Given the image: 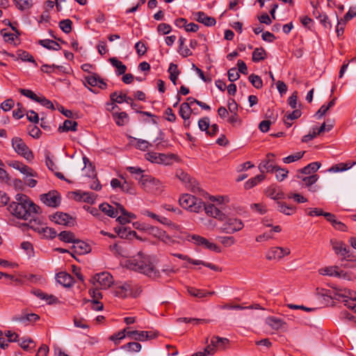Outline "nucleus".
Masks as SVG:
<instances>
[{"label": "nucleus", "instance_id": "obj_1", "mask_svg": "<svg viewBox=\"0 0 356 356\" xmlns=\"http://www.w3.org/2000/svg\"><path fill=\"white\" fill-rule=\"evenodd\" d=\"M11 214L19 219L28 220L34 218L40 212V207L24 194H17L15 201L8 207Z\"/></svg>", "mask_w": 356, "mask_h": 356}, {"label": "nucleus", "instance_id": "obj_2", "mask_svg": "<svg viewBox=\"0 0 356 356\" xmlns=\"http://www.w3.org/2000/svg\"><path fill=\"white\" fill-rule=\"evenodd\" d=\"M132 270L143 273L151 278L156 279L160 276V273L150 261L148 257H140L130 263Z\"/></svg>", "mask_w": 356, "mask_h": 356}, {"label": "nucleus", "instance_id": "obj_3", "mask_svg": "<svg viewBox=\"0 0 356 356\" xmlns=\"http://www.w3.org/2000/svg\"><path fill=\"white\" fill-rule=\"evenodd\" d=\"M115 296L120 298H126L129 296L137 297L142 291L140 286L134 285L131 282L116 284L113 289Z\"/></svg>", "mask_w": 356, "mask_h": 356}, {"label": "nucleus", "instance_id": "obj_4", "mask_svg": "<svg viewBox=\"0 0 356 356\" xmlns=\"http://www.w3.org/2000/svg\"><path fill=\"white\" fill-rule=\"evenodd\" d=\"M180 206L193 212L199 213L202 211L204 202L195 196L190 194H184L179 197Z\"/></svg>", "mask_w": 356, "mask_h": 356}, {"label": "nucleus", "instance_id": "obj_5", "mask_svg": "<svg viewBox=\"0 0 356 356\" xmlns=\"http://www.w3.org/2000/svg\"><path fill=\"white\" fill-rule=\"evenodd\" d=\"M138 180L141 187L148 193H156L161 189V183L149 175H142L140 177H135Z\"/></svg>", "mask_w": 356, "mask_h": 356}, {"label": "nucleus", "instance_id": "obj_6", "mask_svg": "<svg viewBox=\"0 0 356 356\" xmlns=\"http://www.w3.org/2000/svg\"><path fill=\"white\" fill-rule=\"evenodd\" d=\"M12 146L19 155H21L27 161H32L33 159L34 156L32 151L21 138H13L12 139Z\"/></svg>", "mask_w": 356, "mask_h": 356}, {"label": "nucleus", "instance_id": "obj_7", "mask_svg": "<svg viewBox=\"0 0 356 356\" xmlns=\"http://www.w3.org/2000/svg\"><path fill=\"white\" fill-rule=\"evenodd\" d=\"M91 281L97 288L106 289L113 283V277L109 273L102 272L96 274Z\"/></svg>", "mask_w": 356, "mask_h": 356}, {"label": "nucleus", "instance_id": "obj_8", "mask_svg": "<svg viewBox=\"0 0 356 356\" xmlns=\"http://www.w3.org/2000/svg\"><path fill=\"white\" fill-rule=\"evenodd\" d=\"M222 227V232L226 234H233L243 229L244 225L241 220L236 218H229L225 216V220Z\"/></svg>", "mask_w": 356, "mask_h": 356}, {"label": "nucleus", "instance_id": "obj_9", "mask_svg": "<svg viewBox=\"0 0 356 356\" xmlns=\"http://www.w3.org/2000/svg\"><path fill=\"white\" fill-rule=\"evenodd\" d=\"M176 177L181 180L182 182L186 184V187L193 193L200 192V188L199 184L195 179L191 178L186 172L179 169L176 171Z\"/></svg>", "mask_w": 356, "mask_h": 356}, {"label": "nucleus", "instance_id": "obj_10", "mask_svg": "<svg viewBox=\"0 0 356 356\" xmlns=\"http://www.w3.org/2000/svg\"><path fill=\"white\" fill-rule=\"evenodd\" d=\"M188 241L193 242L197 245H202L205 248L216 252H220V248L216 244L209 241L206 238L199 235L192 234L188 236Z\"/></svg>", "mask_w": 356, "mask_h": 356}, {"label": "nucleus", "instance_id": "obj_11", "mask_svg": "<svg viewBox=\"0 0 356 356\" xmlns=\"http://www.w3.org/2000/svg\"><path fill=\"white\" fill-rule=\"evenodd\" d=\"M40 200L47 206L57 207L60 203V197L56 191H51L40 196Z\"/></svg>", "mask_w": 356, "mask_h": 356}, {"label": "nucleus", "instance_id": "obj_12", "mask_svg": "<svg viewBox=\"0 0 356 356\" xmlns=\"http://www.w3.org/2000/svg\"><path fill=\"white\" fill-rule=\"evenodd\" d=\"M156 332H147V331H138L134 330L130 331L127 330V337L137 341H144L145 340L152 339L157 337Z\"/></svg>", "mask_w": 356, "mask_h": 356}, {"label": "nucleus", "instance_id": "obj_13", "mask_svg": "<svg viewBox=\"0 0 356 356\" xmlns=\"http://www.w3.org/2000/svg\"><path fill=\"white\" fill-rule=\"evenodd\" d=\"M50 220L58 225L65 226H72L74 225L73 218L67 213L63 212H56L49 217Z\"/></svg>", "mask_w": 356, "mask_h": 356}, {"label": "nucleus", "instance_id": "obj_14", "mask_svg": "<svg viewBox=\"0 0 356 356\" xmlns=\"http://www.w3.org/2000/svg\"><path fill=\"white\" fill-rule=\"evenodd\" d=\"M71 250L73 253L81 255L90 252L91 251V247L87 243L76 239Z\"/></svg>", "mask_w": 356, "mask_h": 356}, {"label": "nucleus", "instance_id": "obj_15", "mask_svg": "<svg viewBox=\"0 0 356 356\" xmlns=\"http://www.w3.org/2000/svg\"><path fill=\"white\" fill-rule=\"evenodd\" d=\"M205 211V213L211 217H213L220 221H223L225 220V214L223 213L218 208H217L213 204H208L205 205L204 204L203 209Z\"/></svg>", "mask_w": 356, "mask_h": 356}, {"label": "nucleus", "instance_id": "obj_16", "mask_svg": "<svg viewBox=\"0 0 356 356\" xmlns=\"http://www.w3.org/2000/svg\"><path fill=\"white\" fill-rule=\"evenodd\" d=\"M147 232L164 243H168L171 240L169 235H168L164 230L157 227L150 226L147 228Z\"/></svg>", "mask_w": 356, "mask_h": 356}, {"label": "nucleus", "instance_id": "obj_17", "mask_svg": "<svg viewBox=\"0 0 356 356\" xmlns=\"http://www.w3.org/2000/svg\"><path fill=\"white\" fill-rule=\"evenodd\" d=\"M319 273L323 275L346 277L347 273L343 270L339 271L337 266H329L319 269Z\"/></svg>", "mask_w": 356, "mask_h": 356}, {"label": "nucleus", "instance_id": "obj_18", "mask_svg": "<svg viewBox=\"0 0 356 356\" xmlns=\"http://www.w3.org/2000/svg\"><path fill=\"white\" fill-rule=\"evenodd\" d=\"M56 278L57 282L65 287H70L74 282L72 276L66 272H60L57 273Z\"/></svg>", "mask_w": 356, "mask_h": 356}, {"label": "nucleus", "instance_id": "obj_19", "mask_svg": "<svg viewBox=\"0 0 356 356\" xmlns=\"http://www.w3.org/2000/svg\"><path fill=\"white\" fill-rule=\"evenodd\" d=\"M13 168L18 170L22 174L31 176L35 177L37 173L34 172L31 168L23 164L19 161H13L11 164H10Z\"/></svg>", "mask_w": 356, "mask_h": 356}, {"label": "nucleus", "instance_id": "obj_20", "mask_svg": "<svg viewBox=\"0 0 356 356\" xmlns=\"http://www.w3.org/2000/svg\"><path fill=\"white\" fill-rule=\"evenodd\" d=\"M266 195L271 199L278 200L284 198V193L277 186H270L265 191Z\"/></svg>", "mask_w": 356, "mask_h": 356}, {"label": "nucleus", "instance_id": "obj_21", "mask_svg": "<svg viewBox=\"0 0 356 356\" xmlns=\"http://www.w3.org/2000/svg\"><path fill=\"white\" fill-rule=\"evenodd\" d=\"M30 227L31 229H33V230L38 232L39 234H43L44 236L46 238L53 239L57 235L56 231L54 228H51V227H33L32 225H31Z\"/></svg>", "mask_w": 356, "mask_h": 356}, {"label": "nucleus", "instance_id": "obj_22", "mask_svg": "<svg viewBox=\"0 0 356 356\" xmlns=\"http://www.w3.org/2000/svg\"><path fill=\"white\" fill-rule=\"evenodd\" d=\"M196 20L207 26H214L216 23L215 18L207 16L204 12L195 13Z\"/></svg>", "mask_w": 356, "mask_h": 356}, {"label": "nucleus", "instance_id": "obj_23", "mask_svg": "<svg viewBox=\"0 0 356 356\" xmlns=\"http://www.w3.org/2000/svg\"><path fill=\"white\" fill-rule=\"evenodd\" d=\"M266 323L270 326L273 329L278 330L285 327L286 323L281 318L274 316L268 317L266 319Z\"/></svg>", "mask_w": 356, "mask_h": 356}, {"label": "nucleus", "instance_id": "obj_24", "mask_svg": "<svg viewBox=\"0 0 356 356\" xmlns=\"http://www.w3.org/2000/svg\"><path fill=\"white\" fill-rule=\"evenodd\" d=\"M111 64L116 68L115 73L118 76L124 74L127 71V66L117 58L113 57L109 59Z\"/></svg>", "mask_w": 356, "mask_h": 356}, {"label": "nucleus", "instance_id": "obj_25", "mask_svg": "<svg viewBox=\"0 0 356 356\" xmlns=\"http://www.w3.org/2000/svg\"><path fill=\"white\" fill-rule=\"evenodd\" d=\"M78 124L76 121L65 120L63 126H59V132H67L70 131H75L77 129Z\"/></svg>", "mask_w": 356, "mask_h": 356}, {"label": "nucleus", "instance_id": "obj_26", "mask_svg": "<svg viewBox=\"0 0 356 356\" xmlns=\"http://www.w3.org/2000/svg\"><path fill=\"white\" fill-rule=\"evenodd\" d=\"M38 43L42 46L43 47L49 49V50H56L58 51L60 49V44L52 40L45 39V40H40Z\"/></svg>", "mask_w": 356, "mask_h": 356}, {"label": "nucleus", "instance_id": "obj_27", "mask_svg": "<svg viewBox=\"0 0 356 356\" xmlns=\"http://www.w3.org/2000/svg\"><path fill=\"white\" fill-rule=\"evenodd\" d=\"M277 204L279 211L285 215L290 216L296 212V207L288 205L286 203L281 202H277Z\"/></svg>", "mask_w": 356, "mask_h": 356}, {"label": "nucleus", "instance_id": "obj_28", "mask_svg": "<svg viewBox=\"0 0 356 356\" xmlns=\"http://www.w3.org/2000/svg\"><path fill=\"white\" fill-rule=\"evenodd\" d=\"M281 251L282 250L280 249V247L271 248L269 250L267 251L266 257L268 260H280L282 259Z\"/></svg>", "mask_w": 356, "mask_h": 356}, {"label": "nucleus", "instance_id": "obj_29", "mask_svg": "<svg viewBox=\"0 0 356 356\" xmlns=\"http://www.w3.org/2000/svg\"><path fill=\"white\" fill-rule=\"evenodd\" d=\"M99 207L102 212L111 218H115L118 215V210H115L114 208L108 203H102Z\"/></svg>", "mask_w": 356, "mask_h": 356}, {"label": "nucleus", "instance_id": "obj_30", "mask_svg": "<svg viewBox=\"0 0 356 356\" xmlns=\"http://www.w3.org/2000/svg\"><path fill=\"white\" fill-rule=\"evenodd\" d=\"M188 292L190 293V295L200 298L207 297V296H211L215 293L214 291L205 292L203 290L197 289L193 287L188 288Z\"/></svg>", "mask_w": 356, "mask_h": 356}, {"label": "nucleus", "instance_id": "obj_31", "mask_svg": "<svg viewBox=\"0 0 356 356\" xmlns=\"http://www.w3.org/2000/svg\"><path fill=\"white\" fill-rule=\"evenodd\" d=\"M17 9L21 11L29 10L33 5L32 0H13Z\"/></svg>", "mask_w": 356, "mask_h": 356}, {"label": "nucleus", "instance_id": "obj_32", "mask_svg": "<svg viewBox=\"0 0 356 356\" xmlns=\"http://www.w3.org/2000/svg\"><path fill=\"white\" fill-rule=\"evenodd\" d=\"M192 110L188 102L182 103L179 108V115L184 120H188L190 118Z\"/></svg>", "mask_w": 356, "mask_h": 356}, {"label": "nucleus", "instance_id": "obj_33", "mask_svg": "<svg viewBox=\"0 0 356 356\" xmlns=\"http://www.w3.org/2000/svg\"><path fill=\"white\" fill-rule=\"evenodd\" d=\"M321 163L319 162H312L303 168L300 169L299 171L305 175H309L312 172H316L321 167Z\"/></svg>", "mask_w": 356, "mask_h": 356}, {"label": "nucleus", "instance_id": "obj_34", "mask_svg": "<svg viewBox=\"0 0 356 356\" xmlns=\"http://www.w3.org/2000/svg\"><path fill=\"white\" fill-rule=\"evenodd\" d=\"M58 238L60 241L65 243H72L75 241L76 236L74 233L70 231H63L58 234Z\"/></svg>", "mask_w": 356, "mask_h": 356}, {"label": "nucleus", "instance_id": "obj_35", "mask_svg": "<svg viewBox=\"0 0 356 356\" xmlns=\"http://www.w3.org/2000/svg\"><path fill=\"white\" fill-rule=\"evenodd\" d=\"M266 56V52L264 48H256L252 52V61L258 63L262 60H264Z\"/></svg>", "mask_w": 356, "mask_h": 356}, {"label": "nucleus", "instance_id": "obj_36", "mask_svg": "<svg viewBox=\"0 0 356 356\" xmlns=\"http://www.w3.org/2000/svg\"><path fill=\"white\" fill-rule=\"evenodd\" d=\"M129 327L124 328L118 333L113 334L109 337V339L115 343V345L120 343V341L127 337V332Z\"/></svg>", "mask_w": 356, "mask_h": 356}, {"label": "nucleus", "instance_id": "obj_37", "mask_svg": "<svg viewBox=\"0 0 356 356\" xmlns=\"http://www.w3.org/2000/svg\"><path fill=\"white\" fill-rule=\"evenodd\" d=\"M17 58L21 59L22 61H29L33 63L35 66H37L38 64L34 60L33 57L27 51L24 50H18L17 51Z\"/></svg>", "mask_w": 356, "mask_h": 356}, {"label": "nucleus", "instance_id": "obj_38", "mask_svg": "<svg viewBox=\"0 0 356 356\" xmlns=\"http://www.w3.org/2000/svg\"><path fill=\"white\" fill-rule=\"evenodd\" d=\"M264 178L265 177L264 175H258L250 179L245 183V189L252 188V187L258 184L259 182H261L262 180H264Z\"/></svg>", "mask_w": 356, "mask_h": 356}, {"label": "nucleus", "instance_id": "obj_39", "mask_svg": "<svg viewBox=\"0 0 356 356\" xmlns=\"http://www.w3.org/2000/svg\"><path fill=\"white\" fill-rule=\"evenodd\" d=\"M115 123L118 126H123L128 120V115L125 112L113 114Z\"/></svg>", "mask_w": 356, "mask_h": 356}, {"label": "nucleus", "instance_id": "obj_40", "mask_svg": "<svg viewBox=\"0 0 356 356\" xmlns=\"http://www.w3.org/2000/svg\"><path fill=\"white\" fill-rule=\"evenodd\" d=\"M141 345L138 342H129L122 346V349H124L129 352H139L141 350Z\"/></svg>", "mask_w": 356, "mask_h": 356}, {"label": "nucleus", "instance_id": "obj_41", "mask_svg": "<svg viewBox=\"0 0 356 356\" xmlns=\"http://www.w3.org/2000/svg\"><path fill=\"white\" fill-rule=\"evenodd\" d=\"M342 297L341 302H343L344 305L356 312V299L348 298L346 294H343Z\"/></svg>", "mask_w": 356, "mask_h": 356}, {"label": "nucleus", "instance_id": "obj_42", "mask_svg": "<svg viewBox=\"0 0 356 356\" xmlns=\"http://www.w3.org/2000/svg\"><path fill=\"white\" fill-rule=\"evenodd\" d=\"M211 343L213 346H220L222 348H225V346L229 343V339L227 338H222L218 336H214L211 340Z\"/></svg>", "mask_w": 356, "mask_h": 356}, {"label": "nucleus", "instance_id": "obj_43", "mask_svg": "<svg viewBox=\"0 0 356 356\" xmlns=\"http://www.w3.org/2000/svg\"><path fill=\"white\" fill-rule=\"evenodd\" d=\"M248 79L250 82L252 84V86L257 89L262 88L263 81L259 76L256 75L254 74H251L249 76Z\"/></svg>", "mask_w": 356, "mask_h": 356}, {"label": "nucleus", "instance_id": "obj_44", "mask_svg": "<svg viewBox=\"0 0 356 356\" xmlns=\"http://www.w3.org/2000/svg\"><path fill=\"white\" fill-rule=\"evenodd\" d=\"M36 102L39 103L40 105L46 107L47 108H49L52 111L55 110V107L53 104V103L47 99L43 95H39L38 99H36Z\"/></svg>", "mask_w": 356, "mask_h": 356}, {"label": "nucleus", "instance_id": "obj_45", "mask_svg": "<svg viewBox=\"0 0 356 356\" xmlns=\"http://www.w3.org/2000/svg\"><path fill=\"white\" fill-rule=\"evenodd\" d=\"M277 168V165H275L273 163V161H266L264 164H260L259 168L261 172H264V170L269 172H275V168Z\"/></svg>", "mask_w": 356, "mask_h": 356}, {"label": "nucleus", "instance_id": "obj_46", "mask_svg": "<svg viewBox=\"0 0 356 356\" xmlns=\"http://www.w3.org/2000/svg\"><path fill=\"white\" fill-rule=\"evenodd\" d=\"M72 22L69 19H63L60 22L59 27L65 33H69L72 31Z\"/></svg>", "mask_w": 356, "mask_h": 356}, {"label": "nucleus", "instance_id": "obj_47", "mask_svg": "<svg viewBox=\"0 0 356 356\" xmlns=\"http://www.w3.org/2000/svg\"><path fill=\"white\" fill-rule=\"evenodd\" d=\"M305 154V152H299L296 153L295 154L289 155L283 159V162L284 163H291L292 162L296 161L300 159Z\"/></svg>", "mask_w": 356, "mask_h": 356}, {"label": "nucleus", "instance_id": "obj_48", "mask_svg": "<svg viewBox=\"0 0 356 356\" xmlns=\"http://www.w3.org/2000/svg\"><path fill=\"white\" fill-rule=\"evenodd\" d=\"M349 168H350V167L348 165L347 163H340L332 165L328 170V171L330 172H339L346 171Z\"/></svg>", "mask_w": 356, "mask_h": 356}, {"label": "nucleus", "instance_id": "obj_49", "mask_svg": "<svg viewBox=\"0 0 356 356\" xmlns=\"http://www.w3.org/2000/svg\"><path fill=\"white\" fill-rule=\"evenodd\" d=\"M288 173L289 171L284 168H282L279 166H277V168H275V177L276 179L280 181H283L287 177Z\"/></svg>", "mask_w": 356, "mask_h": 356}, {"label": "nucleus", "instance_id": "obj_50", "mask_svg": "<svg viewBox=\"0 0 356 356\" xmlns=\"http://www.w3.org/2000/svg\"><path fill=\"white\" fill-rule=\"evenodd\" d=\"M134 140L136 141V147L140 150L145 151L149 146H152V144L145 140L137 138H134Z\"/></svg>", "mask_w": 356, "mask_h": 356}, {"label": "nucleus", "instance_id": "obj_51", "mask_svg": "<svg viewBox=\"0 0 356 356\" xmlns=\"http://www.w3.org/2000/svg\"><path fill=\"white\" fill-rule=\"evenodd\" d=\"M55 69H58V70H59L60 71H63L64 67L61 66V65H54V64L52 65H43L41 67V70L43 72L47 73V74L52 73L53 72H54Z\"/></svg>", "mask_w": 356, "mask_h": 356}, {"label": "nucleus", "instance_id": "obj_52", "mask_svg": "<svg viewBox=\"0 0 356 356\" xmlns=\"http://www.w3.org/2000/svg\"><path fill=\"white\" fill-rule=\"evenodd\" d=\"M209 126L210 120L208 117H205L199 120L198 127L201 131L207 132V131L209 128Z\"/></svg>", "mask_w": 356, "mask_h": 356}, {"label": "nucleus", "instance_id": "obj_53", "mask_svg": "<svg viewBox=\"0 0 356 356\" xmlns=\"http://www.w3.org/2000/svg\"><path fill=\"white\" fill-rule=\"evenodd\" d=\"M95 194L90 192H83L81 194L80 200H82L83 202L92 204L95 201Z\"/></svg>", "mask_w": 356, "mask_h": 356}, {"label": "nucleus", "instance_id": "obj_54", "mask_svg": "<svg viewBox=\"0 0 356 356\" xmlns=\"http://www.w3.org/2000/svg\"><path fill=\"white\" fill-rule=\"evenodd\" d=\"M193 264L194 265H202L205 267H207L214 271H221V269L219 266L215 265V264H213L211 263H209V262H206V261H202V260H197L196 262H193Z\"/></svg>", "mask_w": 356, "mask_h": 356}, {"label": "nucleus", "instance_id": "obj_55", "mask_svg": "<svg viewBox=\"0 0 356 356\" xmlns=\"http://www.w3.org/2000/svg\"><path fill=\"white\" fill-rule=\"evenodd\" d=\"M318 179V176L317 175H312L308 177H304L302 178V181L304 182L306 186H311L314 184H315Z\"/></svg>", "mask_w": 356, "mask_h": 356}, {"label": "nucleus", "instance_id": "obj_56", "mask_svg": "<svg viewBox=\"0 0 356 356\" xmlns=\"http://www.w3.org/2000/svg\"><path fill=\"white\" fill-rule=\"evenodd\" d=\"M330 244L337 254H339L341 248L345 245L342 241H337L335 239H331Z\"/></svg>", "mask_w": 356, "mask_h": 356}, {"label": "nucleus", "instance_id": "obj_57", "mask_svg": "<svg viewBox=\"0 0 356 356\" xmlns=\"http://www.w3.org/2000/svg\"><path fill=\"white\" fill-rule=\"evenodd\" d=\"M19 92L24 96L30 98L31 99L36 102L39 95H37L32 90L29 89L19 88Z\"/></svg>", "mask_w": 356, "mask_h": 356}, {"label": "nucleus", "instance_id": "obj_58", "mask_svg": "<svg viewBox=\"0 0 356 356\" xmlns=\"http://www.w3.org/2000/svg\"><path fill=\"white\" fill-rule=\"evenodd\" d=\"M17 108L13 111V116L15 119L19 120L24 117V110L21 103H17Z\"/></svg>", "mask_w": 356, "mask_h": 356}, {"label": "nucleus", "instance_id": "obj_59", "mask_svg": "<svg viewBox=\"0 0 356 356\" xmlns=\"http://www.w3.org/2000/svg\"><path fill=\"white\" fill-rule=\"evenodd\" d=\"M228 79L229 81L233 82L238 80L240 77L239 72L235 67H232L227 72Z\"/></svg>", "mask_w": 356, "mask_h": 356}, {"label": "nucleus", "instance_id": "obj_60", "mask_svg": "<svg viewBox=\"0 0 356 356\" xmlns=\"http://www.w3.org/2000/svg\"><path fill=\"white\" fill-rule=\"evenodd\" d=\"M26 117L27 120L31 122H33L35 124H38L39 122L40 119L38 117V114L33 110L27 111Z\"/></svg>", "mask_w": 356, "mask_h": 356}, {"label": "nucleus", "instance_id": "obj_61", "mask_svg": "<svg viewBox=\"0 0 356 356\" xmlns=\"http://www.w3.org/2000/svg\"><path fill=\"white\" fill-rule=\"evenodd\" d=\"M29 133L31 136L35 138H38L42 134V131L37 126H29Z\"/></svg>", "mask_w": 356, "mask_h": 356}, {"label": "nucleus", "instance_id": "obj_62", "mask_svg": "<svg viewBox=\"0 0 356 356\" xmlns=\"http://www.w3.org/2000/svg\"><path fill=\"white\" fill-rule=\"evenodd\" d=\"M219 239L226 247H230L235 243V239L233 236H220Z\"/></svg>", "mask_w": 356, "mask_h": 356}, {"label": "nucleus", "instance_id": "obj_63", "mask_svg": "<svg viewBox=\"0 0 356 356\" xmlns=\"http://www.w3.org/2000/svg\"><path fill=\"white\" fill-rule=\"evenodd\" d=\"M14 105V101L12 99H8L1 103V108L4 111L7 112L11 110L13 108Z\"/></svg>", "mask_w": 356, "mask_h": 356}, {"label": "nucleus", "instance_id": "obj_64", "mask_svg": "<svg viewBox=\"0 0 356 356\" xmlns=\"http://www.w3.org/2000/svg\"><path fill=\"white\" fill-rule=\"evenodd\" d=\"M135 49L138 56H143L147 51L145 44L140 41L136 43Z\"/></svg>", "mask_w": 356, "mask_h": 356}]
</instances>
